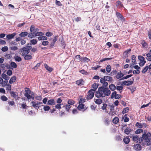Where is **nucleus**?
Instances as JSON below:
<instances>
[{
	"mask_svg": "<svg viewBox=\"0 0 151 151\" xmlns=\"http://www.w3.org/2000/svg\"><path fill=\"white\" fill-rule=\"evenodd\" d=\"M111 93V91L108 88L101 87L98 88V90L96 91L95 96L98 98L105 97L106 96H109Z\"/></svg>",
	"mask_w": 151,
	"mask_h": 151,
	"instance_id": "obj_1",
	"label": "nucleus"
},
{
	"mask_svg": "<svg viewBox=\"0 0 151 151\" xmlns=\"http://www.w3.org/2000/svg\"><path fill=\"white\" fill-rule=\"evenodd\" d=\"M32 49L31 46H27L21 49L20 52L22 53V56H24L28 54L30 52V51Z\"/></svg>",
	"mask_w": 151,
	"mask_h": 151,
	"instance_id": "obj_2",
	"label": "nucleus"
},
{
	"mask_svg": "<svg viewBox=\"0 0 151 151\" xmlns=\"http://www.w3.org/2000/svg\"><path fill=\"white\" fill-rule=\"evenodd\" d=\"M25 93L24 94V96L26 97L28 99H31V96L34 95V93L32 92L29 88H26L25 89Z\"/></svg>",
	"mask_w": 151,
	"mask_h": 151,
	"instance_id": "obj_3",
	"label": "nucleus"
},
{
	"mask_svg": "<svg viewBox=\"0 0 151 151\" xmlns=\"http://www.w3.org/2000/svg\"><path fill=\"white\" fill-rule=\"evenodd\" d=\"M138 59L140 61L139 65L140 66H143L146 62L145 60V58L142 56L139 55L138 56Z\"/></svg>",
	"mask_w": 151,
	"mask_h": 151,
	"instance_id": "obj_4",
	"label": "nucleus"
},
{
	"mask_svg": "<svg viewBox=\"0 0 151 151\" xmlns=\"http://www.w3.org/2000/svg\"><path fill=\"white\" fill-rule=\"evenodd\" d=\"M94 91H93L92 90H89L88 92V94L86 98L87 99H92L94 96Z\"/></svg>",
	"mask_w": 151,
	"mask_h": 151,
	"instance_id": "obj_5",
	"label": "nucleus"
},
{
	"mask_svg": "<svg viewBox=\"0 0 151 151\" xmlns=\"http://www.w3.org/2000/svg\"><path fill=\"white\" fill-rule=\"evenodd\" d=\"M31 104H32V106L34 108L37 109V108H39V106L42 104V102L32 101Z\"/></svg>",
	"mask_w": 151,
	"mask_h": 151,
	"instance_id": "obj_6",
	"label": "nucleus"
},
{
	"mask_svg": "<svg viewBox=\"0 0 151 151\" xmlns=\"http://www.w3.org/2000/svg\"><path fill=\"white\" fill-rule=\"evenodd\" d=\"M10 93L11 94V96L14 97L15 99H17L18 98V96L17 94V93L16 92L14 91H10Z\"/></svg>",
	"mask_w": 151,
	"mask_h": 151,
	"instance_id": "obj_7",
	"label": "nucleus"
},
{
	"mask_svg": "<svg viewBox=\"0 0 151 151\" xmlns=\"http://www.w3.org/2000/svg\"><path fill=\"white\" fill-rule=\"evenodd\" d=\"M133 83V81H124L123 82L124 85L127 86H129L132 84Z\"/></svg>",
	"mask_w": 151,
	"mask_h": 151,
	"instance_id": "obj_8",
	"label": "nucleus"
},
{
	"mask_svg": "<svg viewBox=\"0 0 151 151\" xmlns=\"http://www.w3.org/2000/svg\"><path fill=\"white\" fill-rule=\"evenodd\" d=\"M134 148L136 151H139L141 149V147L140 145L137 144L134 145Z\"/></svg>",
	"mask_w": 151,
	"mask_h": 151,
	"instance_id": "obj_9",
	"label": "nucleus"
},
{
	"mask_svg": "<svg viewBox=\"0 0 151 151\" xmlns=\"http://www.w3.org/2000/svg\"><path fill=\"white\" fill-rule=\"evenodd\" d=\"M141 140H143L144 141H148L149 139H148V136L146 134H144L142 135V137L140 138Z\"/></svg>",
	"mask_w": 151,
	"mask_h": 151,
	"instance_id": "obj_10",
	"label": "nucleus"
},
{
	"mask_svg": "<svg viewBox=\"0 0 151 151\" xmlns=\"http://www.w3.org/2000/svg\"><path fill=\"white\" fill-rule=\"evenodd\" d=\"M116 15L119 19H120L122 21H124V18L121 14L118 12H116Z\"/></svg>",
	"mask_w": 151,
	"mask_h": 151,
	"instance_id": "obj_11",
	"label": "nucleus"
},
{
	"mask_svg": "<svg viewBox=\"0 0 151 151\" xmlns=\"http://www.w3.org/2000/svg\"><path fill=\"white\" fill-rule=\"evenodd\" d=\"M132 62V65L136 64V58L135 55H133L131 56Z\"/></svg>",
	"mask_w": 151,
	"mask_h": 151,
	"instance_id": "obj_12",
	"label": "nucleus"
},
{
	"mask_svg": "<svg viewBox=\"0 0 151 151\" xmlns=\"http://www.w3.org/2000/svg\"><path fill=\"white\" fill-rule=\"evenodd\" d=\"M98 85L96 83H94L92 86V89H91V90H92L93 91L95 92L98 88Z\"/></svg>",
	"mask_w": 151,
	"mask_h": 151,
	"instance_id": "obj_13",
	"label": "nucleus"
},
{
	"mask_svg": "<svg viewBox=\"0 0 151 151\" xmlns=\"http://www.w3.org/2000/svg\"><path fill=\"white\" fill-rule=\"evenodd\" d=\"M124 76V74L122 73L121 71L119 72H118L117 73L116 75V78L117 79H119Z\"/></svg>",
	"mask_w": 151,
	"mask_h": 151,
	"instance_id": "obj_14",
	"label": "nucleus"
},
{
	"mask_svg": "<svg viewBox=\"0 0 151 151\" xmlns=\"http://www.w3.org/2000/svg\"><path fill=\"white\" fill-rule=\"evenodd\" d=\"M24 56V59L25 60H30L32 58V55L30 54H27Z\"/></svg>",
	"mask_w": 151,
	"mask_h": 151,
	"instance_id": "obj_15",
	"label": "nucleus"
},
{
	"mask_svg": "<svg viewBox=\"0 0 151 151\" xmlns=\"http://www.w3.org/2000/svg\"><path fill=\"white\" fill-rule=\"evenodd\" d=\"M47 104L49 105H53L55 104V102L53 99L49 100L47 101Z\"/></svg>",
	"mask_w": 151,
	"mask_h": 151,
	"instance_id": "obj_16",
	"label": "nucleus"
},
{
	"mask_svg": "<svg viewBox=\"0 0 151 151\" xmlns=\"http://www.w3.org/2000/svg\"><path fill=\"white\" fill-rule=\"evenodd\" d=\"M16 79V77L15 76H13L10 79L9 83L10 84H12L14 82H15Z\"/></svg>",
	"mask_w": 151,
	"mask_h": 151,
	"instance_id": "obj_17",
	"label": "nucleus"
},
{
	"mask_svg": "<svg viewBox=\"0 0 151 151\" xmlns=\"http://www.w3.org/2000/svg\"><path fill=\"white\" fill-rule=\"evenodd\" d=\"M84 81L82 79H81L80 80L76 81V84L78 85L81 86L83 84Z\"/></svg>",
	"mask_w": 151,
	"mask_h": 151,
	"instance_id": "obj_18",
	"label": "nucleus"
},
{
	"mask_svg": "<svg viewBox=\"0 0 151 151\" xmlns=\"http://www.w3.org/2000/svg\"><path fill=\"white\" fill-rule=\"evenodd\" d=\"M123 141L125 144H128L129 143L130 139L128 137H127L124 138Z\"/></svg>",
	"mask_w": 151,
	"mask_h": 151,
	"instance_id": "obj_19",
	"label": "nucleus"
},
{
	"mask_svg": "<svg viewBox=\"0 0 151 151\" xmlns=\"http://www.w3.org/2000/svg\"><path fill=\"white\" fill-rule=\"evenodd\" d=\"M44 66L45 68L49 71L51 72L53 70L52 68L50 67L46 64H45Z\"/></svg>",
	"mask_w": 151,
	"mask_h": 151,
	"instance_id": "obj_20",
	"label": "nucleus"
},
{
	"mask_svg": "<svg viewBox=\"0 0 151 151\" xmlns=\"http://www.w3.org/2000/svg\"><path fill=\"white\" fill-rule=\"evenodd\" d=\"M109 87L110 89L112 91H114L116 88V86L113 84H111L109 85Z\"/></svg>",
	"mask_w": 151,
	"mask_h": 151,
	"instance_id": "obj_21",
	"label": "nucleus"
},
{
	"mask_svg": "<svg viewBox=\"0 0 151 151\" xmlns=\"http://www.w3.org/2000/svg\"><path fill=\"white\" fill-rule=\"evenodd\" d=\"M15 35L16 34L14 33L11 34L7 35L6 37L7 38L11 39H12Z\"/></svg>",
	"mask_w": 151,
	"mask_h": 151,
	"instance_id": "obj_22",
	"label": "nucleus"
},
{
	"mask_svg": "<svg viewBox=\"0 0 151 151\" xmlns=\"http://www.w3.org/2000/svg\"><path fill=\"white\" fill-rule=\"evenodd\" d=\"M2 77L5 80H8L9 79V77L4 73H2L1 75Z\"/></svg>",
	"mask_w": 151,
	"mask_h": 151,
	"instance_id": "obj_23",
	"label": "nucleus"
},
{
	"mask_svg": "<svg viewBox=\"0 0 151 151\" xmlns=\"http://www.w3.org/2000/svg\"><path fill=\"white\" fill-rule=\"evenodd\" d=\"M104 78L106 81H111L112 80V77L109 76H104Z\"/></svg>",
	"mask_w": 151,
	"mask_h": 151,
	"instance_id": "obj_24",
	"label": "nucleus"
},
{
	"mask_svg": "<svg viewBox=\"0 0 151 151\" xmlns=\"http://www.w3.org/2000/svg\"><path fill=\"white\" fill-rule=\"evenodd\" d=\"M139 143L140 144H141L143 146H144L146 144H147V142L148 141H144L143 140H141L140 139H139Z\"/></svg>",
	"mask_w": 151,
	"mask_h": 151,
	"instance_id": "obj_25",
	"label": "nucleus"
},
{
	"mask_svg": "<svg viewBox=\"0 0 151 151\" xmlns=\"http://www.w3.org/2000/svg\"><path fill=\"white\" fill-rule=\"evenodd\" d=\"M28 34V33L27 32H23L20 33L19 35L21 37H23L27 36Z\"/></svg>",
	"mask_w": 151,
	"mask_h": 151,
	"instance_id": "obj_26",
	"label": "nucleus"
},
{
	"mask_svg": "<svg viewBox=\"0 0 151 151\" xmlns=\"http://www.w3.org/2000/svg\"><path fill=\"white\" fill-rule=\"evenodd\" d=\"M38 39L39 40H47V37L45 36H40V37H39L38 38Z\"/></svg>",
	"mask_w": 151,
	"mask_h": 151,
	"instance_id": "obj_27",
	"label": "nucleus"
},
{
	"mask_svg": "<svg viewBox=\"0 0 151 151\" xmlns=\"http://www.w3.org/2000/svg\"><path fill=\"white\" fill-rule=\"evenodd\" d=\"M138 136L137 135H135L133 137L132 140L134 142H138Z\"/></svg>",
	"mask_w": 151,
	"mask_h": 151,
	"instance_id": "obj_28",
	"label": "nucleus"
},
{
	"mask_svg": "<svg viewBox=\"0 0 151 151\" xmlns=\"http://www.w3.org/2000/svg\"><path fill=\"white\" fill-rule=\"evenodd\" d=\"M44 35V33L41 32H37L35 34V37L36 36H39V37L43 36Z\"/></svg>",
	"mask_w": 151,
	"mask_h": 151,
	"instance_id": "obj_29",
	"label": "nucleus"
},
{
	"mask_svg": "<svg viewBox=\"0 0 151 151\" xmlns=\"http://www.w3.org/2000/svg\"><path fill=\"white\" fill-rule=\"evenodd\" d=\"M116 6L118 7H122L123 5L121 3V2L120 1H118L116 2Z\"/></svg>",
	"mask_w": 151,
	"mask_h": 151,
	"instance_id": "obj_30",
	"label": "nucleus"
},
{
	"mask_svg": "<svg viewBox=\"0 0 151 151\" xmlns=\"http://www.w3.org/2000/svg\"><path fill=\"white\" fill-rule=\"evenodd\" d=\"M14 58L16 61L18 62L21 61L22 60L20 56H16L14 57Z\"/></svg>",
	"mask_w": 151,
	"mask_h": 151,
	"instance_id": "obj_31",
	"label": "nucleus"
},
{
	"mask_svg": "<svg viewBox=\"0 0 151 151\" xmlns=\"http://www.w3.org/2000/svg\"><path fill=\"white\" fill-rule=\"evenodd\" d=\"M64 107L65 108V109L66 111H69L71 107V106L69 104H66L65 106H64Z\"/></svg>",
	"mask_w": 151,
	"mask_h": 151,
	"instance_id": "obj_32",
	"label": "nucleus"
},
{
	"mask_svg": "<svg viewBox=\"0 0 151 151\" xmlns=\"http://www.w3.org/2000/svg\"><path fill=\"white\" fill-rule=\"evenodd\" d=\"M28 37L31 38L35 37V34H34L33 32H31L29 34Z\"/></svg>",
	"mask_w": 151,
	"mask_h": 151,
	"instance_id": "obj_33",
	"label": "nucleus"
},
{
	"mask_svg": "<svg viewBox=\"0 0 151 151\" xmlns=\"http://www.w3.org/2000/svg\"><path fill=\"white\" fill-rule=\"evenodd\" d=\"M131 129L129 127L127 128L124 130V133L127 134H128L130 132Z\"/></svg>",
	"mask_w": 151,
	"mask_h": 151,
	"instance_id": "obj_34",
	"label": "nucleus"
},
{
	"mask_svg": "<svg viewBox=\"0 0 151 151\" xmlns=\"http://www.w3.org/2000/svg\"><path fill=\"white\" fill-rule=\"evenodd\" d=\"M119 122V119L117 117H115L114 118L113 120V122L115 124H117Z\"/></svg>",
	"mask_w": 151,
	"mask_h": 151,
	"instance_id": "obj_35",
	"label": "nucleus"
},
{
	"mask_svg": "<svg viewBox=\"0 0 151 151\" xmlns=\"http://www.w3.org/2000/svg\"><path fill=\"white\" fill-rule=\"evenodd\" d=\"M106 70L108 73H109L111 71V67L109 65H107L106 68Z\"/></svg>",
	"mask_w": 151,
	"mask_h": 151,
	"instance_id": "obj_36",
	"label": "nucleus"
},
{
	"mask_svg": "<svg viewBox=\"0 0 151 151\" xmlns=\"http://www.w3.org/2000/svg\"><path fill=\"white\" fill-rule=\"evenodd\" d=\"M75 103V101L71 99H69L68 101V104L70 105H73Z\"/></svg>",
	"mask_w": 151,
	"mask_h": 151,
	"instance_id": "obj_37",
	"label": "nucleus"
},
{
	"mask_svg": "<svg viewBox=\"0 0 151 151\" xmlns=\"http://www.w3.org/2000/svg\"><path fill=\"white\" fill-rule=\"evenodd\" d=\"M95 102L96 104H99L102 103V100L100 99H98L96 100Z\"/></svg>",
	"mask_w": 151,
	"mask_h": 151,
	"instance_id": "obj_38",
	"label": "nucleus"
},
{
	"mask_svg": "<svg viewBox=\"0 0 151 151\" xmlns=\"http://www.w3.org/2000/svg\"><path fill=\"white\" fill-rule=\"evenodd\" d=\"M50 109V107L49 106L45 105L44 106L43 109L45 111H48Z\"/></svg>",
	"mask_w": 151,
	"mask_h": 151,
	"instance_id": "obj_39",
	"label": "nucleus"
},
{
	"mask_svg": "<svg viewBox=\"0 0 151 151\" xmlns=\"http://www.w3.org/2000/svg\"><path fill=\"white\" fill-rule=\"evenodd\" d=\"M10 49L12 50L16 51L18 50V48L17 46H12L10 47Z\"/></svg>",
	"mask_w": 151,
	"mask_h": 151,
	"instance_id": "obj_40",
	"label": "nucleus"
},
{
	"mask_svg": "<svg viewBox=\"0 0 151 151\" xmlns=\"http://www.w3.org/2000/svg\"><path fill=\"white\" fill-rule=\"evenodd\" d=\"M10 65L11 67L14 68H16L17 67L16 64L14 62H12L10 63Z\"/></svg>",
	"mask_w": 151,
	"mask_h": 151,
	"instance_id": "obj_41",
	"label": "nucleus"
},
{
	"mask_svg": "<svg viewBox=\"0 0 151 151\" xmlns=\"http://www.w3.org/2000/svg\"><path fill=\"white\" fill-rule=\"evenodd\" d=\"M149 69V68L148 67V65L146 66L144 68L142 71V72L143 73H145L146 72H147V70Z\"/></svg>",
	"mask_w": 151,
	"mask_h": 151,
	"instance_id": "obj_42",
	"label": "nucleus"
},
{
	"mask_svg": "<svg viewBox=\"0 0 151 151\" xmlns=\"http://www.w3.org/2000/svg\"><path fill=\"white\" fill-rule=\"evenodd\" d=\"M112 59V58H105L104 59H101L100 62H102L103 61H106V60H111Z\"/></svg>",
	"mask_w": 151,
	"mask_h": 151,
	"instance_id": "obj_43",
	"label": "nucleus"
},
{
	"mask_svg": "<svg viewBox=\"0 0 151 151\" xmlns=\"http://www.w3.org/2000/svg\"><path fill=\"white\" fill-rule=\"evenodd\" d=\"M8 82V81H3L1 83V85H2V86L3 87H4L7 84V83Z\"/></svg>",
	"mask_w": 151,
	"mask_h": 151,
	"instance_id": "obj_44",
	"label": "nucleus"
},
{
	"mask_svg": "<svg viewBox=\"0 0 151 151\" xmlns=\"http://www.w3.org/2000/svg\"><path fill=\"white\" fill-rule=\"evenodd\" d=\"M84 105L83 104H79L78 107V110H80L83 108Z\"/></svg>",
	"mask_w": 151,
	"mask_h": 151,
	"instance_id": "obj_45",
	"label": "nucleus"
},
{
	"mask_svg": "<svg viewBox=\"0 0 151 151\" xmlns=\"http://www.w3.org/2000/svg\"><path fill=\"white\" fill-rule=\"evenodd\" d=\"M107 106V105L106 104H103V106L101 107V109H102L105 110V111H106V108Z\"/></svg>",
	"mask_w": 151,
	"mask_h": 151,
	"instance_id": "obj_46",
	"label": "nucleus"
},
{
	"mask_svg": "<svg viewBox=\"0 0 151 151\" xmlns=\"http://www.w3.org/2000/svg\"><path fill=\"white\" fill-rule=\"evenodd\" d=\"M8 50V48L7 46H4L1 48V50L4 52H5L7 51Z\"/></svg>",
	"mask_w": 151,
	"mask_h": 151,
	"instance_id": "obj_47",
	"label": "nucleus"
},
{
	"mask_svg": "<svg viewBox=\"0 0 151 151\" xmlns=\"http://www.w3.org/2000/svg\"><path fill=\"white\" fill-rule=\"evenodd\" d=\"M129 110V108L128 107H126L122 111V113L123 114H125L128 112Z\"/></svg>",
	"mask_w": 151,
	"mask_h": 151,
	"instance_id": "obj_48",
	"label": "nucleus"
},
{
	"mask_svg": "<svg viewBox=\"0 0 151 151\" xmlns=\"http://www.w3.org/2000/svg\"><path fill=\"white\" fill-rule=\"evenodd\" d=\"M30 42L33 45H35L37 44V41L35 39H33L30 40Z\"/></svg>",
	"mask_w": 151,
	"mask_h": 151,
	"instance_id": "obj_49",
	"label": "nucleus"
},
{
	"mask_svg": "<svg viewBox=\"0 0 151 151\" xmlns=\"http://www.w3.org/2000/svg\"><path fill=\"white\" fill-rule=\"evenodd\" d=\"M136 126L139 128H141L142 127V125L141 123L138 122L136 123Z\"/></svg>",
	"mask_w": 151,
	"mask_h": 151,
	"instance_id": "obj_50",
	"label": "nucleus"
},
{
	"mask_svg": "<svg viewBox=\"0 0 151 151\" xmlns=\"http://www.w3.org/2000/svg\"><path fill=\"white\" fill-rule=\"evenodd\" d=\"M1 99L4 101H6L7 100V98L4 96H2L1 98Z\"/></svg>",
	"mask_w": 151,
	"mask_h": 151,
	"instance_id": "obj_51",
	"label": "nucleus"
},
{
	"mask_svg": "<svg viewBox=\"0 0 151 151\" xmlns=\"http://www.w3.org/2000/svg\"><path fill=\"white\" fill-rule=\"evenodd\" d=\"M143 132V129H139L135 131V133L137 134H139L141 132Z\"/></svg>",
	"mask_w": 151,
	"mask_h": 151,
	"instance_id": "obj_52",
	"label": "nucleus"
},
{
	"mask_svg": "<svg viewBox=\"0 0 151 151\" xmlns=\"http://www.w3.org/2000/svg\"><path fill=\"white\" fill-rule=\"evenodd\" d=\"M116 94L117 93L116 91H114L111 94V98L112 99L114 98H115Z\"/></svg>",
	"mask_w": 151,
	"mask_h": 151,
	"instance_id": "obj_53",
	"label": "nucleus"
},
{
	"mask_svg": "<svg viewBox=\"0 0 151 151\" xmlns=\"http://www.w3.org/2000/svg\"><path fill=\"white\" fill-rule=\"evenodd\" d=\"M132 76V75L130 74L128 75L127 76L125 77H123L120 80H123L124 79H127L128 78H129L131 77Z\"/></svg>",
	"mask_w": 151,
	"mask_h": 151,
	"instance_id": "obj_54",
	"label": "nucleus"
},
{
	"mask_svg": "<svg viewBox=\"0 0 151 151\" xmlns=\"http://www.w3.org/2000/svg\"><path fill=\"white\" fill-rule=\"evenodd\" d=\"M141 44L143 47H145V48L147 47V44L144 41H142L141 42Z\"/></svg>",
	"mask_w": 151,
	"mask_h": 151,
	"instance_id": "obj_55",
	"label": "nucleus"
},
{
	"mask_svg": "<svg viewBox=\"0 0 151 151\" xmlns=\"http://www.w3.org/2000/svg\"><path fill=\"white\" fill-rule=\"evenodd\" d=\"M12 71L11 70H9L6 72V74L9 76H11L12 74Z\"/></svg>",
	"mask_w": 151,
	"mask_h": 151,
	"instance_id": "obj_56",
	"label": "nucleus"
},
{
	"mask_svg": "<svg viewBox=\"0 0 151 151\" xmlns=\"http://www.w3.org/2000/svg\"><path fill=\"white\" fill-rule=\"evenodd\" d=\"M53 35V34L51 32H47L45 34V35L47 37H50L52 36Z\"/></svg>",
	"mask_w": 151,
	"mask_h": 151,
	"instance_id": "obj_57",
	"label": "nucleus"
},
{
	"mask_svg": "<svg viewBox=\"0 0 151 151\" xmlns=\"http://www.w3.org/2000/svg\"><path fill=\"white\" fill-rule=\"evenodd\" d=\"M49 44V42L48 41H44L42 42V45L44 46L47 45Z\"/></svg>",
	"mask_w": 151,
	"mask_h": 151,
	"instance_id": "obj_58",
	"label": "nucleus"
},
{
	"mask_svg": "<svg viewBox=\"0 0 151 151\" xmlns=\"http://www.w3.org/2000/svg\"><path fill=\"white\" fill-rule=\"evenodd\" d=\"M6 86V89L9 91L11 90V86L9 84H8Z\"/></svg>",
	"mask_w": 151,
	"mask_h": 151,
	"instance_id": "obj_59",
	"label": "nucleus"
},
{
	"mask_svg": "<svg viewBox=\"0 0 151 151\" xmlns=\"http://www.w3.org/2000/svg\"><path fill=\"white\" fill-rule=\"evenodd\" d=\"M35 99L37 100L40 101L42 99V97L41 96H37L35 97Z\"/></svg>",
	"mask_w": 151,
	"mask_h": 151,
	"instance_id": "obj_60",
	"label": "nucleus"
},
{
	"mask_svg": "<svg viewBox=\"0 0 151 151\" xmlns=\"http://www.w3.org/2000/svg\"><path fill=\"white\" fill-rule=\"evenodd\" d=\"M80 72L82 74H85V75L88 74L87 72L84 70H81L80 71Z\"/></svg>",
	"mask_w": 151,
	"mask_h": 151,
	"instance_id": "obj_61",
	"label": "nucleus"
},
{
	"mask_svg": "<svg viewBox=\"0 0 151 151\" xmlns=\"http://www.w3.org/2000/svg\"><path fill=\"white\" fill-rule=\"evenodd\" d=\"M61 104H58L55 105V107L56 109H60L61 108Z\"/></svg>",
	"mask_w": 151,
	"mask_h": 151,
	"instance_id": "obj_62",
	"label": "nucleus"
},
{
	"mask_svg": "<svg viewBox=\"0 0 151 151\" xmlns=\"http://www.w3.org/2000/svg\"><path fill=\"white\" fill-rule=\"evenodd\" d=\"M35 29L34 26L33 25H32L30 29V31L31 32H33Z\"/></svg>",
	"mask_w": 151,
	"mask_h": 151,
	"instance_id": "obj_63",
	"label": "nucleus"
},
{
	"mask_svg": "<svg viewBox=\"0 0 151 151\" xmlns=\"http://www.w3.org/2000/svg\"><path fill=\"white\" fill-rule=\"evenodd\" d=\"M123 88V87L122 86H117L116 89L119 91L122 90Z\"/></svg>",
	"mask_w": 151,
	"mask_h": 151,
	"instance_id": "obj_64",
	"label": "nucleus"
}]
</instances>
